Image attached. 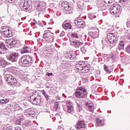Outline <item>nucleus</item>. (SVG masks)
<instances>
[{
  "label": "nucleus",
  "mask_w": 130,
  "mask_h": 130,
  "mask_svg": "<svg viewBox=\"0 0 130 130\" xmlns=\"http://www.w3.org/2000/svg\"><path fill=\"white\" fill-rule=\"evenodd\" d=\"M127 52L128 53H130V45L129 46H128L127 48Z\"/></svg>",
  "instance_id": "44"
},
{
  "label": "nucleus",
  "mask_w": 130,
  "mask_h": 130,
  "mask_svg": "<svg viewBox=\"0 0 130 130\" xmlns=\"http://www.w3.org/2000/svg\"><path fill=\"white\" fill-rule=\"evenodd\" d=\"M9 3H14L15 2V0H8Z\"/></svg>",
  "instance_id": "51"
},
{
  "label": "nucleus",
  "mask_w": 130,
  "mask_h": 130,
  "mask_svg": "<svg viewBox=\"0 0 130 130\" xmlns=\"http://www.w3.org/2000/svg\"><path fill=\"white\" fill-rule=\"evenodd\" d=\"M42 93H43V95H44V96H45L46 95H47V94H46V92H45V91H44V90H43V91H42Z\"/></svg>",
  "instance_id": "49"
},
{
  "label": "nucleus",
  "mask_w": 130,
  "mask_h": 130,
  "mask_svg": "<svg viewBox=\"0 0 130 130\" xmlns=\"http://www.w3.org/2000/svg\"><path fill=\"white\" fill-rule=\"evenodd\" d=\"M71 44H75L76 45H80V43L78 42H75V41H73L71 43Z\"/></svg>",
  "instance_id": "40"
},
{
  "label": "nucleus",
  "mask_w": 130,
  "mask_h": 130,
  "mask_svg": "<svg viewBox=\"0 0 130 130\" xmlns=\"http://www.w3.org/2000/svg\"><path fill=\"white\" fill-rule=\"evenodd\" d=\"M87 125V122H85V121H82V128H86V126Z\"/></svg>",
  "instance_id": "32"
},
{
  "label": "nucleus",
  "mask_w": 130,
  "mask_h": 130,
  "mask_svg": "<svg viewBox=\"0 0 130 130\" xmlns=\"http://www.w3.org/2000/svg\"><path fill=\"white\" fill-rule=\"evenodd\" d=\"M129 38L130 39V37H129Z\"/></svg>",
  "instance_id": "61"
},
{
  "label": "nucleus",
  "mask_w": 130,
  "mask_h": 130,
  "mask_svg": "<svg viewBox=\"0 0 130 130\" xmlns=\"http://www.w3.org/2000/svg\"><path fill=\"white\" fill-rule=\"evenodd\" d=\"M45 97L46 100H49V96L47 94L45 95Z\"/></svg>",
  "instance_id": "46"
},
{
  "label": "nucleus",
  "mask_w": 130,
  "mask_h": 130,
  "mask_svg": "<svg viewBox=\"0 0 130 130\" xmlns=\"http://www.w3.org/2000/svg\"><path fill=\"white\" fill-rule=\"evenodd\" d=\"M88 109L90 112H93V111H94V107L92 106H89Z\"/></svg>",
  "instance_id": "37"
},
{
  "label": "nucleus",
  "mask_w": 130,
  "mask_h": 130,
  "mask_svg": "<svg viewBox=\"0 0 130 130\" xmlns=\"http://www.w3.org/2000/svg\"><path fill=\"white\" fill-rule=\"evenodd\" d=\"M108 40L110 43L113 44L114 43H116L117 41V38H116V35L115 34L109 33V35H108Z\"/></svg>",
  "instance_id": "5"
},
{
  "label": "nucleus",
  "mask_w": 130,
  "mask_h": 130,
  "mask_svg": "<svg viewBox=\"0 0 130 130\" xmlns=\"http://www.w3.org/2000/svg\"><path fill=\"white\" fill-rule=\"evenodd\" d=\"M24 113L27 116H31V117H33L35 115V111H34V110L31 109L26 110Z\"/></svg>",
  "instance_id": "12"
},
{
  "label": "nucleus",
  "mask_w": 130,
  "mask_h": 130,
  "mask_svg": "<svg viewBox=\"0 0 130 130\" xmlns=\"http://www.w3.org/2000/svg\"><path fill=\"white\" fill-rule=\"evenodd\" d=\"M54 35L49 30L44 31L43 38L47 42H53L54 40Z\"/></svg>",
  "instance_id": "2"
},
{
  "label": "nucleus",
  "mask_w": 130,
  "mask_h": 130,
  "mask_svg": "<svg viewBox=\"0 0 130 130\" xmlns=\"http://www.w3.org/2000/svg\"><path fill=\"white\" fill-rule=\"evenodd\" d=\"M67 108L69 113H71V112L74 111V107L73 106V103L72 102L68 101L67 102Z\"/></svg>",
  "instance_id": "10"
},
{
  "label": "nucleus",
  "mask_w": 130,
  "mask_h": 130,
  "mask_svg": "<svg viewBox=\"0 0 130 130\" xmlns=\"http://www.w3.org/2000/svg\"><path fill=\"white\" fill-rule=\"evenodd\" d=\"M16 123H18V124H21V121H19V120L16 121Z\"/></svg>",
  "instance_id": "52"
},
{
  "label": "nucleus",
  "mask_w": 130,
  "mask_h": 130,
  "mask_svg": "<svg viewBox=\"0 0 130 130\" xmlns=\"http://www.w3.org/2000/svg\"><path fill=\"white\" fill-rule=\"evenodd\" d=\"M18 57H19V54L18 53H12L10 54L8 59L10 61H12V62H16L17 59H18Z\"/></svg>",
  "instance_id": "8"
},
{
  "label": "nucleus",
  "mask_w": 130,
  "mask_h": 130,
  "mask_svg": "<svg viewBox=\"0 0 130 130\" xmlns=\"http://www.w3.org/2000/svg\"><path fill=\"white\" fill-rule=\"evenodd\" d=\"M84 22L83 21V23H82V27H85L86 26V24H85V23H84Z\"/></svg>",
  "instance_id": "53"
},
{
  "label": "nucleus",
  "mask_w": 130,
  "mask_h": 130,
  "mask_svg": "<svg viewBox=\"0 0 130 130\" xmlns=\"http://www.w3.org/2000/svg\"><path fill=\"white\" fill-rule=\"evenodd\" d=\"M78 108V111L79 112H81V110L82 109V107H81V105L80 104H77Z\"/></svg>",
  "instance_id": "41"
},
{
  "label": "nucleus",
  "mask_w": 130,
  "mask_h": 130,
  "mask_svg": "<svg viewBox=\"0 0 130 130\" xmlns=\"http://www.w3.org/2000/svg\"><path fill=\"white\" fill-rule=\"evenodd\" d=\"M82 98H86L87 95H88V92H87V90L84 88H82Z\"/></svg>",
  "instance_id": "22"
},
{
  "label": "nucleus",
  "mask_w": 130,
  "mask_h": 130,
  "mask_svg": "<svg viewBox=\"0 0 130 130\" xmlns=\"http://www.w3.org/2000/svg\"><path fill=\"white\" fill-rule=\"evenodd\" d=\"M121 2H123V3H126V2H127V0H121Z\"/></svg>",
  "instance_id": "54"
},
{
  "label": "nucleus",
  "mask_w": 130,
  "mask_h": 130,
  "mask_svg": "<svg viewBox=\"0 0 130 130\" xmlns=\"http://www.w3.org/2000/svg\"><path fill=\"white\" fill-rule=\"evenodd\" d=\"M6 44H9L10 47H14L16 44H17V42L14 39H7L6 41Z\"/></svg>",
  "instance_id": "11"
},
{
  "label": "nucleus",
  "mask_w": 130,
  "mask_h": 130,
  "mask_svg": "<svg viewBox=\"0 0 130 130\" xmlns=\"http://www.w3.org/2000/svg\"><path fill=\"white\" fill-rule=\"evenodd\" d=\"M30 100L34 105H38L41 103V98L40 96L37 98H34L33 96H30Z\"/></svg>",
  "instance_id": "7"
},
{
  "label": "nucleus",
  "mask_w": 130,
  "mask_h": 130,
  "mask_svg": "<svg viewBox=\"0 0 130 130\" xmlns=\"http://www.w3.org/2000/svg\"><path fill=\"white\" fill-rule=\"evenodd\" d=\"M71 37H73V38H78V36L76 34H72L71 35Z\"/></svg>",
  "instance_id": "39"
},
{
  "label": "nucleus",
  "mask_w": 130,
  "mask_h": 130,
  "mask_svg": "<svg viewBox=\"0 0 130 130\" xmlns=\"http://www.w3.org/2000/svg\"><path fill=\"white\" fill-rule=\"evenodd\" d=\"M77 7L78 9L82 10V3L81 2H78L77 3Z\"/></svg>",
  "instance_id": "35"
},
{
  "label": "nucleus",
  "mask_w": 130,
  "mask_h": 130,
  "mask_svg": "<svg viewBox=\"0 0 130 130\" xmlns=\"http://www.w3.org/2000/svg\"><path fill=\"white\" fill-rule=\"evenodd\" d=\"M123 48H124V42H123V41H121L119 43L117 49H118V50H120L121 49H123Z\"/></svg>",
  "instance_id": "20"
},
{
  "label": "nucleus",
  "mask_w": 130,
  "mask_h": 130,
  "mask_svg": "<svg viewBox=\"0 0 130 130\" xmlns=\"http://www.w3.org/2000/svg\"><path fill=\"white\" fill-rule=\"evenodd\" d=\"M0 97H3V94L1 93H0Z\"/></svg>",
  "instance_id": "58"
},
{
  "label": "nucleus",
  "mask_w": 130,
  "mask_h": 130,
  "mask_svg": "<svg viewBox=\"0 0 130 130\" xmlns=\"http://www.w3.org/2000/svg\"><path fill=\"white\" fill-rule=\"evenodd\" d=\"M75 25H77L79 28H81L82 27V19H78L75 21Z\"/></svg>",
  "instance_id": "19"
},
{
  "label": "nucleus",
  "mask_w": 130,
  "mask_h": 130,
  "mask_svg": "<svg viewBox=\"0 0 130 130\" xmlns=\"http://www.w3.org/2000/svg\"><path fill=\"white\" fill-rule=\"evenodd\" d=\"M0 85H3V80H2V77L0 76Z\"/></svg>",
  "instance_id": "48"
},
{
  "label": "nucleus",
  "mask_w": 130,
  "mask_h": 130,
  "mask_svg": "<svg viewBox=\"0 0 130 130\" xmlns=\"http://www.w3.org/2000/svg\"><path fill=\"white\" fill-rule=\"evenodd\" d=\"M76 128L78 130L81 129V128H82V121L81 120H79L78 122H77Z\"/></svg>",
  "instance_id": "24"
},
{
  "label": "nucleus",
  "mask_w": 130,
  "mask_h": 130,
  "mask_svg": "<svg viewBox=\"0 0 130 130\" xmlns=\"http://www.w3.org/2000/svg\"><path fill=\"white\" fill-rule=\"evenodd\" d=\"M75 96L77 98H82V87L78 88L75 92Z\"/></svg>",
  "instance_id": "15"
},
{
  "label": "nucleus",
  "mask_w": 130,
  "mask_h": 130,
  "mask_svg": "<svg viewBox=\"0 0 130 130\" xmlns=\"http://www.w3.org/2000/svg\"><path fill=\"white\" fill-rule=\"evenodd\" d=\"M2 33L4 34L5 37H12V31L10 29L3 30Z\"/></svg>",
  "instance_id": "14"
},
{
  "label": "nucleus",
  "mask_w": 130,
  "mask_h": 130,
  "mask_svg": "<svg viewBox=\"0 0 130 130\" xmlns=\"http://www.w3.org/2000/svg\"><path fill=\"white\" fill-rule=\"evenodd\" d=\"M58 128V129H60L61 128V126H59Z\"/></svg>",
  "instance_id": "57"
},
{
  "label": "nucleus",
  "mask_w": 130,
  "mask_h": 130,
  "mask_svg": "<svg viewBox=\"0 0 130 130\" xmlns=\"http://www.w3.org/2000/svg\"><path fill=\"white\" fill-rule=\"evenodd\" d=\"M59 106V104H58V102H55L54 104V108L55 110H57L58 109V107Z\"/></svg>",
  "instance_id": "34"
},
{
  "label": "nucleus",
  "mask_w": 130,
  "mask_h": 130,
  "mask_svg": "<svg viewBox=\"0 0 130 130\" xmlns=\"http://www.w3.org/2000/svg\"><path fill=\"white\" fill-rule=\"evenodd\" d=\"M83 2H85V3H87V2H89V0H82Z\"/></svg>",
  "instance_id": "56"
},
{
  "label": "nucleus",
  "mask_w": 130,
  "mask_h": 130,
  "mask_svg": "<svg viewBox=\"0 0 130 130\" xmlns=\"http://www.w3.org/2000/svg\"><path fill=\"white\" fill-rule=\"evenodd\" d=\"M126 25H127V27H128V28L130 27V20H127Z\"/></svg>",
  "instance_id": "42"
},
{
  "label": "nucleus",
  "mask_w": 130,
  "mask_h": 130,
  "mask_svg": "<svg viewBox=\"0 0 130 130\" xmlns=\"http://www.w3.org/2000/svg\"><path fill=\"white\" fill-rule=\"evenodd\" d=\"M82 74H87V73L88 72V68L87 67H82Z\"/></svg>",
  "instance_id": "27"
},
{
  "label": "nucleus",
  "mask_w": 130,
  "mask_h": 130,
  "mask_svg": "<svg viewBox=\"0 0 130 130\" xmlns=\"http://www.w3.org/2000/svg\"><path fill=\"white\" fill-rule=\"evenodd\" d=\"M62 27L64 29H71L72 25H71V23H63L62 24Z\"/></svg>",
  "instance_id": "21"
},
{
  "label": "nucleus",
  "mask_w": 130,
  "mask_h": 130,
  "mask_svg": "<svg viewBox=\"0 0 130 130\" xmlns=\"http://www.w3.org/2000/svg\"><path fill=\"white\" fill-rule=\"evenodd\" d=\"M4 130H12V129L10 128H8L7 127L6 129H5Z\"/></svg>",
  "instance_id": "55"
},
{
  "label": "nucleus",
  "mask_w": 130,
  "mask_h": 130,
  "mask_svg": "<svg viewBox=\"0 0 130 130\" xmlns=\"http://www.w3.org/2000/svg\"><path fill=\"white\" fill-rule=\"evenodd\" d=\"M5 78L7 79L6 81L9 83V85H14L17 83V79L15 77L11 74H7V71L4 73Z\"/></svg>",
  "instance_id": "3"
},
{
  "label": "nucleus",
  "mask_w": 130,
  "mask_h": 130,
  "mask_svg": "<svg viewBox=\"0 0 130 130\" xmlns=\"http://www.w3.org/2000/svg\"><path fill=\"white\" fill-rule=\"evenodd\" d=\"M104 68L105 71L107 73H108V74H110V73H111V71H110V70H109V69H108V67L107 66L106 64H104Z\"/></svg>",
  "instance_id": "29"
},
{
  "label": "nucleus",
  "mask_w": 130,
  "mask_h": 130,
  "mask_svg": "<svg viewBox=\"0 0 130 130\" xmlns=\"http://www.w3.org/2000/svg\"><path fill=\"white\" fill-rule=\"evenodd\" d=\"M65 32L64 31H62V32L60 34V36H64V35H65Z\"/></svg>",
  "instance_id": "45"
},
{
  "label": "nucleus",
  "mask_w": 130,
  "mask_h": 130,
  "mask_svg": "<svg viewBox=\"0 0 130 130\" xmlns=\"http://www.w3.org/2000/svg\"><path fill=\"white\" fill-rule=\"evenodd\" d=\"M89 36L92 38H97V37L99 36V29H98V28H96L95 31L94 30L93 31H89Z\"/></svg>",
  "instance_id": "9"
},
{
  "label": "nucleus",
  "mask_w": 130,
  "mask_h": 130,
  "mask_svg": "<svg viewBox=\"0 0 130 130\" xmlns=\"http://www.w3.org/2000/svg\"><path fill=\"white\" fill-rule=\"evenodd\" d=\"M15 130H22L20 127H15Z\"/></svg>",
  "instance_id": "47"
},
{
  "label": "nucleus",
  "mask_w": 130,
  "mask_h": 130,
  "mask_svg": "<svg viewBox=\"0 0 130 130\" xmlns=\"http://www.w3.org/2000/svg\"><path fill=\"white\" fill-rule=\"evenodd\" d=\"M19 7L22 11H27L28 9L31 8V5H30V2L20 1L19 3Z\"/></svg>",
  "instance_id": "4"
},
{
  "label": "nucleus",
  "mask_w": 130,
  "mask_h": 130,
  "mask_svg": "<svg viewBox=\"0 0 130 130\" xmlns=\"http://www.w3.org/2000/svg\"><path fill=\"white\" fill-rule=\"evenodd\" d=\"M46 75H47V76H48V77H49V76H52L53 75V74H52V73H49V72H48V73H47Z\"/></svg>",
  "instance_id": "43"
},
{
  "label": "nucleus",
  "mask_w": 130,
  "mask_h": 130,
  "mask_svg": "<svg viewBox=\"0 0 130 130\" xmlns=\"http://www.w3.org/2000/svg\"><path fill=\"white\" fill-rule=\"evenodd\" d=\"M36 7V10L38 12H42L44 10V6H43L42 3L38 4Z\"/></svg>",
  "instance_id": "16"
},
{
  "label": "nucleus",
  "mask_w": 130,
  "mask_h": 130,
  "mask_svg": "<svg viewBox=\"0 0 130 130\" xmlns=\"http://www.w3.org/2000/svg\"><path fill=\"white\" fill-rule=\"evenodd\" d=\"M109 11L113 14H117V13H119V11H120V6L118 5L111 6L109 8Z\"/></svg>",
  "instance_id": "6"
},
{
  "label": "nucleus",
  "mask_w": 130,
  "mask_h": 130,
  "mask_svg": "<svg viewBox=\"0 0 130 130\" xmlns=\"http://www.w3.org/2000/svg\"><path fill=\"white\" fill-rule=\"evenodd\" d=\"M82 64H77L76 65V70H78V71H82Z\"/></svg>",
  "instance_id": "30"
},
{
  "label": "nucleus",
  "mask_w": 130,
  "mask_h": 130,
  "mask_svg": "<svg viewBox=\"0 0 130 130\" xmlns=\"http://www.w3.org/2000/svg\"><path fill=\"white\" fill-rule=\"evenodd\" d=\"M10 100L9 99H3V100H0V104L1 105H3V104H7Z\"/></svg>",
  "instance_id": "25"
},
{
  "label": "nucleus",
  "mask_w": 130,
  "mask_h": 130,
  "mask_svg": "<svg viewBox=\"0 0 130 130\" xmlns=\"http://www.w3.org/2000/svg\"><path fill=\"white\" fill-rule=\"evenodd\" d=\"M19 63L23 67H30L32 63V57L29 55H25L21 57Z\"/></svg>",
  "instance_id": "1"
},
{
  "label": "nucleus",
  "mask_w": 130,
  "mask_h": 130,
  "mask_svg": "<svg viewBox=\"0 0 130 130\" xmlns=\"http://www.w3.org/2000/svg\"><path fill=\"white\" fill-rule=\"evenodd\" d=\"M104 3L107 4V5H110L113 1L112 0H104Z\"/></svg>",
  "instance_id": "31"
},
{
  "label": "nucleus",
  "mask_w": 130,
  "mask_h": 130,
  "mask_svg": "<svg viewBox=\"0 0 130 130\" xmlns=\"http://www.w3.org/2000/svg\"><path fill=\"white\" fill-rule=\"evenodd\" d=\"M86 48V46H84L83 47H82V53H86V52L87 51V50L85 49Z\"/></svg>",
  "instance_id": "38"
},
{
  "label": "nucleus",
  "mask_w": 130,
  "mask_h": 130,
  "mask_svg": "<svg viewBox=\"0 0 130 130\" xmlns=\"http://www.w3.org/2000/svg\"><path fill=\"white\" fill-rule=\"evenodd\" d=\"M31 125V121H25L23 124L24 126H26V127H29Z\"/></svg>",
  "instance_id": "28"
},
{
  "label": "nucleus",
  "mask_w": 130,
  "mask_h": 130,
  "mask_svg": "<svg viewBox=\"0 0 130 130\" xmlns=\"http://www.w3.org/2000/svg\"><path fill=\"white\" fill-rule=\"evenodd\" d=\"M104 124V120L100 119V118H98L96 119V126H101Z\"/></svg>",
  "instance_id": "17"
},
{
  "label": "nucleus",
  "mask_w": 130,
  "mask_h": 130,
  "mask_svg": "<svg viewBox=\"0 0 130 130\" xmlns=\"http://www.w3.org/2000/svg\"><path fill=\"white\" fill-rule=\"evenodd\" d=\"M70 59H73V58H74V57H70Z\"/></svg>",
  "instance_id": "59"
},
{
  "label": "nucleus",
  "mask_w": 130,
  "mask_h": 130,
  "mask_svg": "<svg viewBox=\"0 0 130 130\" xmlns=\"http://www.w3.org/2000/svg\"><path fill=\"white\" fill-rule=\"evenodd\" d=\"M2 53V52H0V54Z\"/></svg>",
  "instance_id": "60"
},
{
  "label": "nucleus",
  "mask_w": 130,
  "mask_h": 130,
  "mask_svg": "<svg viewBox=\"0 0 130 130\" xmlns=\"http://www.w3.org/2000/svg\"><path fill=\"white\" fill-rule=\"evenodd\" d=\"M88 17L90 20H93V19H95V18H96V16L94 15V14H89Z\"/></svg>",
  "instance_id": "33"
},
{
  "label": "nucleus",
  "mask_w": 130,
  "mask_h": 130,
  "mask_svg": "<svg viewBox=\"0 0 130 130\" xmlns=\"http://www.w3.org/2000/svg\"><path fill=\"white\" fill-rule=\"evenodd\" d=\"M84 105H85V106H89V103L85 102Z\"/></svg>",
  "instance_id": "50"
},
{
  "label": "nucleus",
  "mask_w": 130,
  "mask_h": 130,
  "mask_svg": "<svg viewBox=\"0 0 130 130\" xmlns=\"http://www.w3.org/2000/svg\"><path fill=\"white\" fill-rule=\"evenodd\" d=\"M0 48H2V49H4V50H7V48L4 44H0Z\"/></svg>",
  "instance_id": "36"
},
{
  "label": "nucleus",
  "mask_w": 130,
  "mask_h": 130,
  "mask_svg": "<svg viewBox=\"0 0 130 130\" xmlns=\"http://www.w3.org/2000/svg\"><path fill=\"white\" fill-rule=\"evenodd\" d=\"M61 7L63 8L65 11H71V7H70V3L68 2H63L61 4Z\"/></svg>",
  "instance_id": "13"
},
{
  "label": "nucleus",
  "mask_w": 130,
  "mask_h": 130,
  "mask_svg": "<svg viewBox=\"0 0 130 130\" xmlns=\"http://www.w3.org/2000/svg\"><path fill=\"white\" fill-rule=\"evenodd\" d=\"M0 64L2 67H6L7 66V61L4 59H0Z\"/></svg>",
  "instance_id": "26"
},
{
  "label": "nucleus",
  "mask_w": 130,
  "mask_h": 130,
  "mask_svg": "<svg viewBox=\"0 0 130 130\" xmlns=\"http://www.w3.org/2000/svg\"><path fill=\"white\" fill-rule=\"evenodd\" d=\"M21 53H28L30 52V48L28 46H24L21 50Z\"/></svg>",
  "instance_id": "18"
},
{
  "label": "nucleus",
  "mask_w": 130,
  "mask_h": 130,
  "mask_svg": "<svg viewBox=\"0 0 130 130\" xmlns=\"http://www.w3.org/2000/svg\"><path fill=\"white\" fill-rule=\"evenodd\" d=\"M83 77H82V81L84 82V83H88V81H89V79H88V77L86 74H82Z\"/></svg>",
  "instance_id": "23"
}]
</instances>
